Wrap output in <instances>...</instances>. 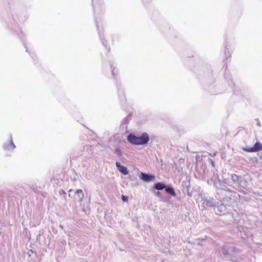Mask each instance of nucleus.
I'll return each instance as SVG.
<instances>
[{"label": "nucleus", "instance_id": "nucleus-1", "mask_svg": "<svg viewBox=\"0 0 262 262\" xmlns=\"http://www.w3.org/2000/svg\"><path fill=\"white\" fill-rule=\"evenodd\" d=\"M127 140L133 144L143 145L148 143L149 137L146 133H143L141 137H136L133 134H129L127 136Z\"/></svg>", "mask_w": 262, "mask_h": 262}, {"label": "nucleus", "instance_id": "nucleus-2", "mask_svg": "<svg viewBox=\"0 0 262 262\" xmlns=\"http://www.w3.org/2000/svg\"><path fill=\"white\" fill-rule=\"evenodd\" d=\"M243 150L248 152H257L262 150V144L259 142H257L253 147L244 148Z\"/></svg>", "mask_w": 262, "mask_h": 262}, {"label": "nucleus", "instance_id": "nucleus-3", "mask_svg": "<svg viewBox=\"0 0 262 262\" xmlns=\"http://www.w3.org/2000/svg\"><path fill=\"white\" fill-rule=\"evenodd\" d=\"M141 178L145 182H148L151 181H153L155 179V177L154 176L149 175L148 174L141 172Z\"/></svg>", "mask_w": 262, "mask_h": 262}, {"label": "nucleus", "instance_id": "nucleus-4", "mask_svg": "<svg viewBox=\"0 0 262 262\" xmlns=\"http://www.w3.org/2000/svg\"><path fill=\"white\" fill-rule=\"evenodd\" d=\"M116 165L118 170L122 173L125 175L128 174V171L127 168L125 166L121 165L119 162H116Z\"/></svg>", "mask_w": 262, "mask_h": 262}, {"label": "nucleus", "instance_id": "nucleus-5", "mask_svg": "<svg viewBox=\"0 0 262 262\" xmlns=\"http://www.w3.org/2000/svg\"><path fill=\"white\" fill-rule=\"evenodd\" d=\"M155 188L158 190H163L165 188V185L162 183H157L155 185Z\"/></svg>", "mask_w": 262, "mask_h": 262}, {"label": "nucleus", "instance_id": "nucleus-6", "mask_svg": "<svg viewBox=\"0 0 262 262\" xmlns=\"http://www.w3.org/2000/svg\"><path fill=\"white\" fill-rule=\"evenodd\" d=\"M165 191L167 193H169L172 196L176 195V193L174 191V189L172 187L165 188Z\"/></svg>", "mask_w": 262, "mask_h": 262}, {"label": "nucleus", "instance_id": "nucleus-7", "mask_svg": "<svg viewBox=\"0 0 262 262\" xmlns=\"http://www.w3.org/2000/svg\"><path fill=\"white\" fill-rule=\"evenodd\" d=\"M76 193H80L81 194V196L80 197H79L80 200H81L83 197V192H82V190L81 189H77L76 190Z\"/></svg>", "mask_w": 262, "mask_h": 262}, {"label": "nucleus", "instance_id": "nucleus-8", "mask_svg": "<svg viewBox=\"0 0 262 262\" xmlns=\"http://www.w3.org/2000/svg\"><path fill=\"white\" fill-rule=\"evenodd\" d=\"M122 201L124 202H127L128 201V198L127 196H125L124 195L122 196Z\"/></svg>", "mask_w": 262, "mask_h": 262}, {"label": "nucleus", "instance_id": "nucleus-9", "mask_svg": "<svg viewBox=\"0 0 262 262\" xmlns=\"http://www.w3.org/2000/svg\"><path fill=\"white\" fill-rule=\"evenodd\" d=\"M10 145L12 146V148H14L15 147L14 144H13V143L12 142V141L11 140L10 141Z\"/></svg>", "mask_w": 262, "mask_h": 262}]
</instances>
